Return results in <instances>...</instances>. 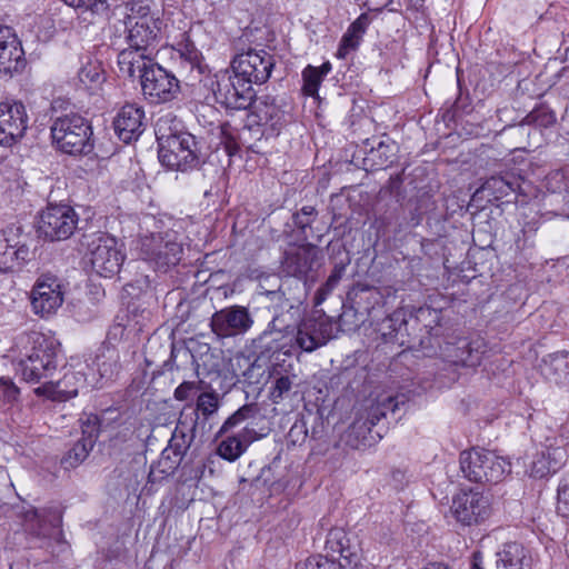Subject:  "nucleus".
<instances>
[{"mask_svg": "<svg viewBox=\"0 0 569 569\" xmlns=\"http://www.w3.org/2000/svg\"><path fill=\"white\" fill-rule=\"evenodd\" d=\"M31 350L17 362V371L28 382L38 383L53 376L58 367L59 343L51 337L37 331L20 337Z\"/></svg>", "mask_w": 569, "mask_h": 569, "instance_id": "1", "label": "nucleus"}, {"mask_svg": "<svg viewBox=\"0 0 569 569\" xmlns=\"http://www.w3.org/2000/svg\"><path fill=\"white\" fill-rule=\"evenodd\" d=\"M50 131L53 144L63 153L87 156L94 149L91 123L81 114L68 113L56 118Z\"/></svg>", "mask_w": 569, "mask_h": 569, "instance_id": "2", "label": "nucleus"}, {"mask_svg": "<svg viewBox=\"0 0 569 569\" xmlns=\"http://www.w3.org/2000/svg\"><path fill=\"white\" fill-rule=\"evenodd\" d=\"M460 469L472 482L497 483L510 472V462L493 451L472 448L460 453Z\"/></svg>", "mask_w": 569, "mask_h": 569, "instance_id": "3", "label": "nucleus"}, {"mask_svg": "<svg viewBox=\"0 0 569 569\" xmlns=\"http://www.w3.org/2000/svg\"><path fill=\"white\" fill-rule=\"evenodd\" d=\"M202 142L192 133H182L178 139L158 147V158L170 170L187 172L199 169L206 162Z\"/></svg>", "mask_w": 569, "mask_h": 569, "instance_id": "4", "label": "nucleus"}, {"mask_svg": "<svg viewBox=\"0 0 569 569\" xmlns=\"http://www.w3.org/2000/svg\"><path fill=\"white\" fill-rule=\"evenodd\" d=\"M139 254L156 270L167 272L181 260L182 244L170 233H150L140 238Z\"/></svg>", "mask_w": 569, "mask_h": 569, "instance_id": "5", "label": "nucleus"}, {"mask_svg": "<svg viewBox=\"0 0 569 569\" xmlns=\"http://www.w3.org/2000/svg\"><path fill=\"white\" fill-rule=\"evenodd\" d=\"M78 222L79 216L71 206L49 203L40 214L38 232L50 241L67 240L77 230Z\"/></svg>", "mask_w": 569, "mask_h": 569, "instance_id": "6", "label": "nucleus"}, {"mask_svg": "<svg viewBox=\"0 0 569 569\" xmlns=\"http://www.w3.org/2000/svg\"><path fill=\"white\" fill-rule=\"evenodd\" d=\"M92 270L103 278L118 274L124 261V253L118 240L109 234H94L88 242Z\"/></svg>", "mask_w": 569, "mask_h": 569, "instance_id": "7", "label": "nucleus"}, {"mask_svg": "<svg viewBox=\"0 0 569 569\" xmlns=\"http://www.w3.org/2000/svg\"><path fill=\"white\" fill-rule=\"evenodd\" d=\"M140 84L143 97L152 104L171 102L181 91L176 74L157 62L141 74Z\"/></svg>", "mask_w": 569, "mask_h": 569, "instance_id": "8", "label": "nucleus"}, {"mask_svg": "<svg viewBox=\"0 0 569 569\" xmlns=\"http://www.w3.org/2000/svg\"><path fill=\"white\" fill-rule=\"evenodd\" d=\"M405 403L402 396H393L388 392L379 393L376 398L370 397L357 411L351 431L366 438V432L370 433L382 418H386L389 412L395 413L399 406Z\"/></svg>", "mask_w": 569, "mask_h": 569, "instance_id": "9", "label": "nucleus"}, {"mask_svg": "<svg viewBox=\"0 0 569 569\" xmlns=\"http://www.w3.org/2000/svg\"><path fill=\"white\" fill-rule=\"evenodd\" d=\"M236 73L224 72L217 77L212 89L214 99L227 109L246 110L256 97L252 86Z\"/></svg>", "mask_w": 569, "mask_h": 569, "instance_id": "10", "label": "nucleus"}, {"mask_svg": "<svg viewBox=\"0 0 569 569\" xmlns=\"http://www.w3.org/2000/svg\"><path fill=\"white\" fill-rule=\"evenodd\" d=\"M274 64V57L266 50L249 49L233 58L231 69L252 86L264 83L270 78Z\"/></svg>", "mask_w": 569, "mask_h": 569, "instance_id": "11", "label": "nucleus"}, {"mask_svg": "<svg viewBox=\"0 0 569 569\" xmlns=\"http://www.w3.org/2000/svg\"><path fill=\"white\" fill-rule=\"evenodd\" d=\"M451 512L463 526L479 525L491 513L489 498L477 490H461L453 497Z\"/></svg>", "mask_w": 569, "mask_h": 569, "instance_id": "12", "label": "nucleus"}, {"mask_svg": "<svg viewBox=\"0 0 569 569\" xmlns=\"http://www.w3.org/2000/svg\"><path fill=\"white\" fill-rule=\"evenodd\" d=\"M253 322L248 308L233 305L216 311L211 316L210 327L219 338H234L246 335Z\"/></svg>", "mask_w": 569, "mask_h": 569, "instance_id": "13", "label": "nucleus"}, {"mask_svg": "<svg viewBox=\"0 0 569 569\" xmlns=\"http://www.w3.org/2000/svg\"><path fill=\"white\" fill-rule=\"evenodd\" d=\"M29 117L24 104L18 100L0 103V146L12 147L19 142L28 129Z\"/></svg>", "mask_w": 569, "mask_h": 569, "instance_id": "14", "label": "nucleus"}, {"mask_svg": "<svg viewBox=\"0 0 569 569\" xmlns=\"http://www.w3.org/2000/svg\"><path fill=\"white\" fill-rule=\"evenodd\" d=\"M277 321L278 319L274 317L268 325V328L254 339V343L257 348L261 349V353L270 357L276 353L292 356L298 350H301L298 347L295 327L286 326L284 328H279Z\"/></svg>", "mask_w": 569, "mask_h": 569, "instance_id": "15", "label": "nucleus"}, {"mask_svg": "<svg viewBox=\"0 0 569 569\" xmlns=\"http://www.w3.org/2000/svg\"><path fill=\"white\" fill-rule=\"evenodd\" d=\"M287 104L279 103L276 98L263 94L254 97L250 106L251 122L258 126L269 127L277 134L291 121Z\"/></svg>", "mask_w": 569, "mask_h": 569, "instance_id": "16", "label": "nucleus"}, {"mask_svg": "<svg viewBox=\"0 0 569 569\" xmlns=\"http://www.w3.org/2000/svg\"><path fill=\"white\" fill-rule=\"evenodd\" d=\"M61 516L52 510H38L31 508L23 513L26 531L39 539H54L63 542V533L59 529Z\"/></svg>", "mask_w": 569, "mask_h": 569, "instance_id": "17", "label": "nucleus"}, {"mask_svg": "<svg viewBox=\"0 0 569 569\" xmlns=\"http://www.w3.org/2000/svg\"><path fill=\"white\" fill-rule=\"evenodd\" d=\"M333 326L326 317L303 319L296 328L298 347L302 351L312 352L325 346L332 338Z\"/></svg>", "mask_w": 569, "mask_h": 569, "instance_id": "18", "label": "nucleus"}, {"mask_svg": "<svg viewBox=\"0 0 569 569\" xmlns=\"http://www.w3.org/2000/svg\"><path fill=\"white\" fill-rule=\"evenodd\" d=\"M63 302V293L58 278L43 276L33 287L31 295L32 309L41 317H48L57 311Z\"/></svg>", "mask_w": 569, "mask_h": 569, "instance_id": "19", "label": "nucleus"}, {"mask_svg": "<svg viewBox=\"0 0 569 569\" xmlns=\"http://www.w3.org/2000/svg\"><path fill=\"white\" fill-rule=\"evenodd\" d=\"M26 63L24 51L14 30L0 26V72L9 76L20 73Z\"/></svg>", "mask_w": 569, "mask_h": 569, "instance_id": "20", "label": "nucleus"}, {"mask_svg": "<svg viewBox=\"0 0 569 569\" xmlns=\"http://www.w3.org/2000/svg\"><path fill=\"white\" fill-rule=\"evenodd\" d=\"M396 290L391 287H371L357 284L348 293V299L357 310L370 315L375 309L382 308L396 300Z\"/></svg>", "mask_w": 569, "mask_h": 569, "instance_id": "21", "label": "nucleus"}, {"mask_svg": "<svg viewBox=\"0 0 569 569\" xmlns=\"http://www.w3.org/2000/svg\"><path fill=\"white\" fill-rule=\"evenodd\" d=\"M409 322L406 320V312L402 309L393 311L387 316L379 325L378 331L385 342L397 343L401 347L413 348L417 343L425 346L422 338H411L408 332Z\"/></svg>", "mask_w": 569, "mask_h": 569, "instance_id": "22", "label": "nucleus"}, {"mask_svg": "<svg viewBox=\"0 0 569 569\" xmlns=\"http://www.w3.org/2000/svg\"><path fill=\"white\" fill-rule=\"evenodd\" d=\"M144 111L141 107L127 103L117 114L113 127L119 139L126 143L137 140L144 130Z\"/></svg>", "mask_w": 569, "mask_h": 569, "instance_id": "23", "label": "nucleus"}, {"mask_svg": "<svg viewBox=\"0 0 569 569\" xmlns=\"http://www.w3.org/2000/svg\"><path fill=\"white\" fill-rule=\"evenodd\" d=\"M477 192H486L488 201L506 200V202L516 201L518 194H522L521 179L513 173L503 176H491L480 187Z\"/></svg>", "mask_w": 569, "mask_h": 569, "instance_id": "24", "label": "nucleus"}, {"mask_svg": "<svg viewBox=\"0 0 569 569\" xmlns=\"http://www.w3.org/2000/svg\"><path fill=\"white\" fill-rule=\"evenodd\" d=\"M487 351V345L480 337L473 339L462 338L455 346L448 347L450 361L456 366L475 368L481 363Z\"/></svg>", "mask_w": 569, "mask_h": 569, "instance_id": "25", "label": "nucleus"}, {"mask_svg": "<svg viewBox=\"0 0 569 569\" xmlns=\"http://www.w3.org/2000/svg\"><path fill=\"white\" fill-rule=\"evenodd\" d=\"M326 550L332 558L338 555L342 560L345 568L347 566H357L360 561V550L357 542H351L350 537L342 528H332L327 535Z\"/></svg>", "mask_w": 569, "mask_h": 569, "instance_id": "26", "label": "nucleus"}, {"mask_svg": "<svg viewBox=\"0 0 569 569\" xmlns=\"http://www.w3.org/2000/svg\"><path fill=\"white\" fill-rule=\"evenodd\" d=\"M12 230L0 232V271L8 272L21 268L30 260V249L26 244L12 243Z\"/></svg>", "mask_w": 569, "mask_h": 569, "instance_id": "27", "label": "nucleus"}, {"mask_svg": "<svg viewBox=\"0 0 569 569\" xmlns=\"http://www.w3.org/2000/svg\"><path fill=\"white\" fill-rule=\"evenodd\" d=\"M123 27L124 39L128 46L148 49L160 32L162 21H132L119 22Z\"/></svg>", "mask_w": 569, "mask_h": 569, "instance_id": "28", "label": "nucleus"}, {"mask_svg": "<svg viewBox=\"0 0 569 569\" xmlns=\"http://www.w3.org/2000/svg\"><path fill=\"white\" fill-rule=\"evenodd\" d=\"M200 425L197 418L187 416L186 409L182 410L167 447L184 457L200 430Z\"/></svg>", "mask_w": 569, "mask_h": 569, "instance_id": "29", "label": "nucleus"}, {"mask_svg": "<svg viewBox=\"0 0 569 569\" xmlns=\"http://www.w3.org/2000/svg\"><path fill=\"white\" fill-rule=\"evenodd\" d=\"M567 457L566 449L560 446H545L537 452L531 465V476L543 478L555 473L565 463Z\"/></svg>", "mask_w": 569, "mask_h": 569, "instance_id": "30", "label": "nucleus"}, {"mask_svg": "<svg viewBox=\"0 0 569 569\" xmlns=\"http://www.w3.org/2000/svg\"><path fill=\"white\" fill-rule=\"evenodd\" d=\"M120 358V351L116 346L103 342L98 348L91 367L99 373L101 379L106 381L113 380L122 369Z\"/></svg>", "mask_w": 569, "mask_h": 569, "instance_id": "31", "label": "nucleus"}, {"mask_svg": "<svg viewBox=\"0 0 569 569\" xmlns=\"http://www.w3.org/2000/svg\"><path fill=\"white\" fill-rule=\"evenodd\" d=\"M147 49L128 47L122 49L118 54L119 70L123 76L129 78L138 77L141 80V74L149 69V66L154 64L152 58L146 54Z\"/></svg>", "mask_w": 569, "mask_h": 569, "instance_id": "32", "label": "nucleus"}, {"mask_svg": "<svg viewBox=\"0 0 569 569\" xmlns=\"http://www.w3.org/2000/svg\"><path fill=\"white\" fill-rule=\"evenodd\" d=\"M496 569H530L531 556L521 543L508 542L496 553Z\"/></svg>", "mask_w": 569, "mask_h": 569, "instance_id": "33", "label": "nucleus"}, {"mask_svg": "<svg viewBox=\"0 0 569 569\" xmlns=\"http://www.w3.org/2000/svg\"><path fill=\"white\" fill-rule=\"evenodd\" d=\"M316 258L315 246L300 247L287 253L283 261L284 271L295 278L303 279L312 269Z\"/></svg>", "mask_w": 569, "mask_h": 569, "instance_id": "34", "label": "nucleus"}, {"mask_svg": "<svg viewBox=\"0 0 569 569\" xmlns=\"http://www.w3.org/2000/svg\"><path fill=\"white\" fill-rule=\"evenodd\" d=\"M542 371L545 377L556 385L569 383V352L549 355L543 360Z\"/></svg>", "mask_w": 569, "mask_h": 569, "instance_id": "35", "label": "nucleus"}, {"mask_svg": "<svg viewBox=\"0 0 569 569\" xmlns=\"http://www.w3.org/2000/svg\"><path fill=\"white\" fill-rule=\"evenodd\" d=\"M219 407L220 401L217 392H202L197 398L196 408L187 412V416L194 417L197 422H201L199 429L203 433L208 420L218 412Z\"/></svg>", "mask_w": 569, "mask_h": 569, "instance_id": "36", "label": "nucleus"}, {"mask_svg": "<svg viewBox=\"0 0 569 569\" xmlns=\"http://www.w3.org/2000/svg\"><path fill=\"white\" fill-rule=\"evenodd\" d=\"M396 152L397 144L395 141L390 139L380 140L376 147H371L369 153L365 158V162L370 166L371 170L385 169L393 163Z\"/></svg>", "mask_w": 569, "mask_h": 569, "instance_id": "37", "label": "nucleus"}, {"mask_svg": "<svg viewBox=\"0 0 569 569\" xmlns=\"http://www.w3.org/2000/svg\"><path fill=\"white\" fill-rule=\"evenodd\" d=\"M123 9L124 17L119 22L161 21L159 12L153 9L152 0H128Z\"/></svg>", "mask_w": 569, "mask_h": 569, "instance_id": "38", "label": "nucleus"}, {"mask_svg": "<svg viewBox=\"0 0 569 569\" xmlns=\"http://www.w3.org/2000/svg\"><path fill=\"white\" fill-rule=\"evenodd\" d=\"M154 133L158 147L168 141L178 139L182 133H189L184 130L182 121L172 113H168L158 118L154 126Z\"/></svg>", "mask_w": 569, "mask_h": 569, "instance_id": "39", "label": "nucleus"}, {"mask_svg": "<svg viewBox=\"0 0 569 569\" xmlns=\"http://www.w3.org/2000/svg\"><path fill=\"white\" fill-rule=\"evenodd\" d=\"M349 261L336 263L327 281L317 290L315 305H321L342 279Z\"/></svg>", "mask_w": 569, "mask_h": 569, "instance_id": "40", "label": "nucleus"}, {"mask_svg": "<svg viewBox=\"0 0 569 569\" xmlns=\"http://www.w3.org/2000/svg\"><path fill=\"white\" fill-rule=\"evenodd\" d=\"M94 446L88 445L79 439L73 447L61 459V466L66 469H74L80 466L89 456Z\"/></svg>", "mask_w": 569, "mask_h": 569, "instance_id": "41", "label": "nucleus"}, {"mask_svg": "<svg viewBox=\"0 0 569 569\" xmlns=\"http://www.w3.org/2000/svg\"><path fill=\"white\" fill-rule=\"evenodd\" d=\"M247 450L237 435L227 436L220 441L217 453L224 460L236 461Z\"/></svg>", "mask_w": 569, "mask_h": 569, "instance_id": "42", "label": "nucleus"}, {"mask_svg": "<svg viewBox=\"0 0 569 569\" xmlns=\"http://www.w3.org/2000/svg\"><path fill=\"white\" fill-rule=\"evenodd\" d=\"M556 113L548 106L540 104L530 111L521 123L540 128H549L556 123Z\"/></svg>", "mask_w": 569, "mask_h": 569, "instance_id": "43", "label": "nucleus"}, {"mask_svg": "<svg viewBox=\"0 0 569 569\" xmlns=\"http://www.w3.org/2000/svg\"><path fill=\"white\" fill-rule=\"evenodd\" d=\"M81 427V440L88 445H96V441L100 433V419L94 413H84L80 420Z\"/></svg>", "mask_w": 569, "mask_h": 569, "instance_id": "44", "label": "nucleus"}, {"mask_svg": "<svg viewBox=\"0 0 569 569\" xmlns=\"http://www.w3.org/2000/svg\"><path fill=\"white\" fill-rule=\"evenodd\" d=\"M370 24V17L367 13L360 14L348 28L345 36V42L349 47H358L362 36Z\"/></svg>", "mask_w": 569, "mask_h": 569, "instance_id": "45", "label": "nucleus"}, {"mask_svg": "<svg viewBox=\"0 0 569 569\" xmlns=\"http://www.w3.org/2000/svg\"><path fill=\"white\" fill-rule=\"evenodd\" d=\"M296 569H345V565L328 556L316 555L298 562Z\"/></svg>", "mask_w": 569, "mask_h": 569, "instance_id": "46", "label": "nucleus"}, {"mask_svg": "<svg viewBox=\"0 0 569 569\" xmlns=\"http://www.w3.org/2000/svg\"><path fill=\"white\" fill-rule=\"evenodd\" d=\"M182 459L183 456L178 455L176 451H172L171 449L166 447L162 450L161 456L158 460L157 468L160 473L164 476H170L178 469Z\"/></svg>", "mask_w": 569, "mask_h": 569, "instance_id": "47", "label": "nucleus"}, {"mask_svg": "<svg viewBox=\"0 0 569 569\" xmlns=\"http://www.w3.org/2000/svg\"><path fill=\"white\" fill-rule=\"evenodd\" d=\"M318 217V210L313 206H303L292 214L293 224L307 236V229H312V223Z\"/></svg>", "mask_w": 569, "mask_h": 569, "instance_id": "48", "label": "nucleus"}, {"mask_svg": "<svg viewBox=\"0 0 569 569\" xmlns=\"http://www.w3.org/2000/svg\"><path fill=\"white\" fill-rule=\"evenodd\" d=\"M259 295L266 296L274 308L283 309L286 306L292 308L289 299L286 297V291L282 283H278L276 289H269L263 282L259 283Z\"/></svg>", "mask_w": 569, "mask_h": 569, "instance_id": "49", "label": "nucleus"}, {"mask_svg": "<svg viewBox=\"0 0 569 569\" xmlns=\"http://www.w3.org/2000/svg\"><path fill=\"white\" fill-rule=\"evenodd\" d=\"M302 91L306 96L315 97L318 94L319 87L323 78L318 73L316 67L309 64L302 71Z\"/></svg>", "mask_w": 569, "mask_h": 569, "instance_id": "50", "label": "nucleus"}, {"mask_svg": "<svg viewBox=\"0 0 569 569\" xmlns=\"http://www.w3.org/2000/svg\"><path fill=\"white\" fill-rule=\"evenodd\" d=\"M176 50L180 58L189 62L192 67L199 64L201 53L193 41H191L189 37H186V34H183V39L177 43Z\"/></svg>", "mask_w": 569, "mask_h": 569, "instance_id": "51", "label": "nucleus"}, {"mask_svg": "<svg viewBox=\"0 0 569 569\" xmlns=\"http://www.w3.org/2000/svg\"><path fill=\"white\" fill-rule=\"evenodd\" d=\"M291 388L292 379L288 376H280L270 388V400L276 405L280 403L289 395Z\"/></svg>", "mask_w": 569, "mask_h": 569, "instance_id": "52", "label": "nucleus"}, {"mask_svg": "<svg viewBox=\"0 0 569 569\" xmlns=\"http://www.w3.org/2000/svg\"><path fill=\"white\" fill-rule=\"evenodd\" d=\"M430 319V321L435 322V326H431L429 323H425L423 328L426 329L427 333L431 337H438L439 336V327H440V311L431 308H420L418 310L417 317L415 321H421L426 319Z\"/></svg>", "mask_w": 569, "mask_h": 569, "instance_id": "53", "label": "nucleus"}, {"mask_svg": "<svg viewBox=\"0 0 569 569\" xmlns=\"http://www.w3.org/2000/svg\"><path fill=\"white\" fill-rule=\"evenodd\" d=\"M557 511L569 518V475L561 478L557 490Z\"/></svg>", "mask_w": 569, "mask_h": 569, "instance_id": "54", "label": "nucleus"}, {"mask_svg": "<svg viewBox=\"0 0 569 569\" xmlns=\"http://www.w3.org/2000/svg\"><path fill=\"white\" fill-rule=\"evenodd\" d=\"M78 77L84 86L98 84L104 80L101 68L91 63L82 67L78 73Z\"/></svg>", "mask_w": 569, "mask_h": 569, "instance_id": "55", "label": "nucleus"}, {"mask_svg": "<svg viewBox=\"0 0 569 569\" xmlns=\"http://www.w3.org/2000/svg\"><path fill=\"white\" fill-rule=\"evenodd\" d=\"M0 390L3 401L7 403L16 402L20 395L19 388L9 378L4 377L0 378Z\"/></svg>", "mask_w": 569, "mask_h": 569, "instance_id": "56", "label": "nucleus"}, {"mask_svg": "<svg viewBox=\"0 0 569 569\" xmlns=\"http://www.w3.org/2000/svg\"><path fill=\"white\" fill-rule=\"evenodd\" d=\"M199 352H200L199 359L197 358L196 355H192V358L197 362L198 367H200L202 365L207 370H213L216 367H218L217 363L211 361L214 358V356H213L209 345H207V343L200 345Z\"/></svg>", "mask_w": 569, "mask_h": 569, "instance_id": "57", "label": "nucleus"}, {"mask_svg": "<svg viewBox=\"0 0 569 569\" xmlns=\"http://www.w3.org/2000/svg\"><path fill=\"white\" fill-rule=\"evenodd\" d=\"M150 321L151 312L149 310L143 309L141 310L140 315H138L136 309L130 311L129 322L137 327L138 331H142L144 328H147Z\"/></svg>", "mask_w": 569, "mask_h": 569, "instance_id": "58", "label": "nucleus"}, {"mask_svg": "<svg viewBox=\"0 0 569 569\" xmlns=\"http://www.w3.org/2000/svg\"><path fill=\"white\" fill-rule=\"evenodd\" d=\"M236 435L242 441L244 447L248 448L250 443L266 436L267 432H257L252 426L247 425L239 433Z\"/></svg>", "mask_w": 569, "mask_h": 569, "instance_id": "59", "label": "nucleus"}, {"mask_svg": "<svg viewBox=\"0 0 569 569\" xmlns=\"http://www.w3.org/2000/svg\"><path fill=\"white\" fill-rule=\"evenodd\" d=\"M196 389V383L190 381H184L179 385L174 390V398L179 401H184L190 398L192 390Z\"/></svg>", "mask_w": 569, "mask_h": 569, "instance_id": "60", "label": "nucleus"}, {"mask_svg": "<svg viewBox=\"0 0 569 569\" xmlns=\"http://www.w3.org/2000/svg\"><path fill=\"white\" fill-rule=\"evenodd\" d=\"M238 416L242 421L252 420L256 418V416L259 413V408L257 403H247L242 407H240L237 410Z\"/></svg>", "mask_w": 569, "mask_h": 569, "instance_id": "61", "label": "nucleus"}, {"mask_svg": "<svg viewBox=\"0 0 569 569\" xmlns=\"http://www.w3.org/2000/svg\"><path fill=\"white\" fill-rule=\"evenodd\" d=\"M217 129L219 130L220 137L223 139L226 143V149L229 153H231V142H233V134L231 132V126L229 122L220 123Z\"/></svg>", "mask_w": 569, "mask_h": 569, "instance_id": "62", "label": "nucleus"}, {"mask_svg": "<svg viewBox=\"0 0 569 569\" xmlns=\"http://www.w3.org/2000/svg\"><path fill=\"white\" fill-rule=\"evenodd\" d=\"M243 421L238 416L237 411H234L230 417L227 418V420L221 426L219 433H227L229 430L233 429L234 427L241 425Z\"/></svg>", "mask_w": 569, "mask_h": 569, "instance_id": "63", "label": "nucleus"}, {"mask_svg": "<svg viewBox=\"0 0 569 569\" xmlns=\"http://www.w3.org/2000/svg\"><path fill=\"white\" fill-rule=\"evenodd\" d=\"M300 435H302V439H305L307 437V429L305 428L303 423H295L289 431V436L293 439V441H297L296 438H298Z\"/></svg>", "mask_w": 569, "mask_h": 569, "instance_id": "64", "label": "nucleus"}]
</instances>
